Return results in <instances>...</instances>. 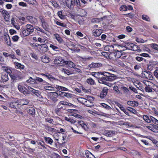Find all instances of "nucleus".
Here are the masks:
<instances>
[{
	"label": "nucleus",
	"mask_w": 158,
	"mask_h": 158,
	"mask_svg": "<svg viewBox=\"0 0 158 158\" xmlns=\"http://www.w3.org/2000/svg\"><path fill=\"white\" fill-rule=\"evenodd\" d=\"M113 52H110V55L115 57L116 58H121V59H124L127 57L126 54L124 53L123 51H119L117 49L113 50Z\"/></svg>",
	"instance_id": "nucleus-3"
},
{
	"label": "nucleus",
	"mask_w": 158,
	"mask_h": 158,
	"mask_svg": "<svg viewBox=\"0 0 158 158\" xmlns=\"http://www.w3.org/2000/svg\"><path fill=\"white\" fill-rule=\"evenodd\" d=\"M85 105L87 107H91L93 106V103L91 100L86 99V101L85 103Z\"/></svg>",
	"instance_id": "nucleus-36"
},
{
	"label": "nucleus",
	"mask_w": 158,
	"mask_h": 158,
	"mask_svg": "<svg viewBox=\"0 0 158 158\" xmlns=\"http://www.w3.org/2000/svg\"><path fill=\"white\" fill-rule=\"evenodd\" d=\"M156 66V65L155 64H149L148 65V69L150 71L153 70L154 69H155Z\"/></svg>",
	"instance_id": "nucleus-52"
},
{
	"label": "nucleus",
	"mask_w": 158,
	"mask_h": 158,
	"mask_svg": "<svg viewBox=\"0 0 158 158\" xmlns=\"http://www.w3.org/2000/svg\"><path fill=\"white\" fill-rule=\"evenodd\" d=\"M41 26L44 29V31H48L49 30V26L47 22H46L43 23L41 24Z\"/></svg>",
	"instance_id": "nucleus-41"
},
{
	"label": "nucleus",
	"mask_w": 158,
	"mask_h": 158,
	"mask_svg": "<svg viewBox=\"0 0 158 158\" xmlns=\"http://www.w3.org/2000/svg\"><path fill=\"white\" fill-rule=\"evenodd\" d=\"M15 67L16 68H19L20 69H23L24 68V66L23 65L21 64L20 63L18 62H15Z\"/></svg>",
	"instance_id": "nucleus-45"
},
{
	"label": "nucleus",
	"mask_w": 158,
	"mask_h": 158,
	"mask_svg": "<svg viewBox=\"0 0 158 158\" xmlns=\"http://www.w3.org/2000/svg\"><path fill=\"white\" fill-rule=\"evenodd\" d=\"M67 64L69 67L71 68H73L74 69H76L77 70H78V71H77V72H80V71H81V70L79 69V68H76V65L73 62L71 61H68L67 62Z\"/></svg>",
	"instance_id": "nucleus-21"
},
{
	"label": "nucleus",
	"mask_w": 158,
	"mask_h": 158,
	"mask_svg": "<svg viewBox=\"0 0 158 158\" xmlns=\"http://www.w3.org/2000/svg\"><path fill=\"white\" fill-rule=\"evenodd\" d=\"M57 92L58 93V96H59L63 97H65L67 98H70L71 97L72 94L69 93H67L59 90L57 91Z\"/></svg>",
	"instance_id": "nucleus-15"
},
{
	"label": "nucleus",
	"mask_w": 158,
	"mask_h": 158,
	"mask_svg": "<svg viewBox=\"0 0 158 158\" xmlns=\"http://www.w3.org/2000/svg\"><path fill=\"white\" fill-rule=\"evenodd\" d=\"M19 101V105L21 106H23L25 105H28L29 103V101L26 99H20Z\"/></svg>",
	"instance_id": "nucleus-20"
},
{
	"label": "nucleus",
	"mask_w": 158,
	"mask_h": 158,
	"mask_svg": "<svg viewBox=\"0 0 158 158\" xmlns=\"http://www.w3.org/2000/svg\"><path fill=\"white\" fill-rule=\"evenodd\" d=\"M127 7L125 5H123L121 6L120 8V10L126 11L127 10Z\"/></svg>",
	"instance_id": "nucleus-64"
},
{
	"label": "nucleus",
	"mask_w": 158,
	"mask_h": 158,
	"mask_svg": "<svg viewBox=\"0 0 158 158\" xmlns=\"http://www.w3.org/2000/svg\"><path fill=\"white\" fill-rule=\"evenodd\" d=\"M57 15L61 19L64 20L66 19V16L63 14L62 10L58 11L57 13Z\"/></svg>",
	"instance_id": "nucleus-29"
},
{
	"label": "nucleus",
	"mask_w": 158,
	"mask_h": 158,
	"mask_svg": "<svg viewBox=\"0 0 158 158\" xmlns=\"http://www.w3.org/2000/svg\"><path fill=\"white\" fill-rule=\"evenodd\" d=\"M55 39L58 41L59 43L61 44L64 41L63 39L60 37V35L57 34L56 33L54 34Z\"/></svg>",
	"instance_id": "nucleus-22"
},
{
	"label": "nucleus",
	"mask_w": 158,
	"mask_h": 158,
	"mask_svg": "<svg viewBox=\"0 0 158 158\" xmlns=\"http://www.w3.org/2000/svg\"><path fill=\"white\" fill-rule=\"evenodd\" d=\"M101 54L103 56L107 59L109 58L110 59H113V57L112 56V55H110V53H109L108 52H102Z\"/></svg>",
	"instance_id": "nucleus-23"
},
{
	"label": "nucleus",
	"mask_w": 158,
	"mask_h": 158,
	"mask_svg": "<svg viewBox=\"0 0 158 158\" xmlns=\"http://www.w3.org/2000/svg\"><path fill=\"white\" fill-rule=\"evenodd\" d=\"M48 50V46L45 44H40L38 51L40 53H44Z\"/></svg>",
	"instance_id": "nucleus-9"
},
{
	"label": "nucleus",
	"mask_w": 158,
	"mask_h": 158,
	"mask_svg": "<svg viewBox=\"0 0 158 158\" xmlns=\"http://www.w3.org/2000/svg\"><path fill=\"white\" fill-rule=\"evenodd\" d=\"M157 86L151 82H149L148 84H146V86L144 88L145 92L150 93L153 92V90L156 91Z\"/></svg>",
	"instance_id": "nucleus-5"
},
{
	"label": "nucleus",
	"mask_w": 158,
	"mask_h": 158,
	"mask_svg": "<svg viewBox=\"0 0 158 158\" xmlns=\"http://www.w3.org/2000/svg\"><path fill=\"white\" fill-rule=\"evenodd\" d=\"M44 139L46 143L51 145H52L53 140L52 139L49 137H44Z\"/></svg>",
	"instance_id": "nucleus-25"
},
{
	"label": "nucleus",
	"mask_w": 158,
	"mask_h": 158,
	"mask_svg": "<svg viewBox=\"0 0 158 158\" xmlns=\"http://www.w3.org/2000/svg\"><path fill=\"white\" fill-rule=\"evenodd\" d=\"M78 123L85 131H88L89 130V126L87 124L82 121H78Z\"/></svg>",
	"instance_id": "nucleus-14"
},
{
	"label": "nucleus",
	"mask_w": 158,
	"mask_h": 158,
	"mask_svg": "<svg viewBox=\"0 0 158 158\" xmlns=\"http://www.w3.org/2000/svg\"><path fill=\"white\" fill-rule=\"evenodd\" d=\"M150 118L151 119V123L155 124L156 125H158V120L156 118L151 116L150 117Z\"/></svg>",
	"instance_id": "nucleus-37"
},
{
	"label": "nucleus",
	"mask_w": 158,
	"mask_h": 158,
	"mask_svg": "<svg viewBox=\"0 0 158 158\" xmlns=\"http://www.w3.org/2000/svg\"><path fill=\"white\" fill-rule=\"evenodd\" d=\"M154 125H155L153 124H151V126H148L146 127L149 130L155 132V131H156V127H155Z\"/></svg>",
	"instance_id": "nucleus-48"
},
{
	"label": "nucleus",
	"mask_w": 158,
	"mask_h": 158,
	"mask_svg": "<svg viewBox=\"0 0 158 158\" xmlns=\"http://www.w3.org/2000/svg\"><path fill=\"white\" fill-rule=\"evenodd\" d=\"M66 137V134L62 133V135H60L59 138V140L57 142V143L59 145H62L65 143V139Z\"/></svg>",
	"instance_id": "nucleus-13"
},
{
	"label": "nucleus",
	"mask_w": 158,
	"mask_h": 158,
	"mask_svg": "<svg viewBox=\"0 0 158 158\" xmlns=\"http://www.w3.org/2000/svg\"><path fill=\"white\" fill-rule=\"evenodd\" d=\"M104 133L105 135L106 136L110 137L115 134V132L111 131H106Z\"/></svg>",
	"instance_id": "nucleus-28"
},
{
	"label": "nucleus",
	"mask_w": 158,
	"mask_h": 158,
	"mask_svg": "<svg viewBox=\"0 0 158 158\" xmlns=\"http://www.w3.org/2000/svg\"><path fill=\"white\" fill-rule=\"evenodd\" d=\"M10 36L7 33L5 32L4 34L2 36V38L6 41L7 39L10 40Z\"/></svg>",
	"instance_id": "nucleus-51"
},
{
	"label": "nucleus",
	"mask_w": 158,
	"mask_h": 158,
	"mask_svg": "<svg viewBox=\"0 0 158 158\" xmlns=\"http://www.w3.org/2000/svg\"><path fill=\"white\" fill-rule=\"evenodd\" d=\"M1 10H2V11L1 10V12L5 20L6 21H8L9 19L10 15L8 12L5 10H3L1 9Z\"/></svg>",
	"instance_id": "nucleus-16"
},
{
	"label": "nucleus",
	"mask_w": 158,
	"mask_h": 158,
	"mask_svg": "<svg viewBox=\"0 0 158 158\" xmlns=\"http://www.w3.org/2000/svg\"><path fill=\"white\" fill-rule=\"evenodd\" d=\"M86 82L88 84L91 85H93L95 84L94 80L91 78L88 79L86 80Z\"/></svg>",
	"instance_id": "nucleus-50"
},
{
	"label": "nucleus",
	"mask_w": 158,
	"mask_h": 158,
	"mask_svg": "<svg viewBox=\"0 0 158 158\" xmlns=\"http://www.w3.org/2000/svg\"><path fill=\"white\" fill-rule=\"evenodd\" d=\"M55 87L52 86L46 85L44 86V89H45L48 90H54Z\"/></svg>",
	"instance_id": "nucleus-53"
},
{
	"label": "nucleus",
	"mask_w": 158,
	"mask_h": 158,
	"mask_svg": "<svg viewBox=\"0 0 158 158\" xmlns=\"http://www.w3.org/2000/svg\"><path fill=\"white\" fill-rule=\"evenodd\" d=\"M57 108L55 109V112L58 115H61V113L63 112V111L65 109V108L63 106L57 107Z\"/></svg>",
	"instance_id": "nucleus-18"
},
{
	"label": "nucleus",
	"mask_w": 158,
	"mask_h": 158,
	"mask_svg": "<svg viewBox=\"0 0 158 158\" xmlns=\"http://www.w3.org/2000/svg\"><path fill=\"white\" fill-rule=\"evenodd\" d=\"M9 106L11 108L16 109L19 105V101L16 99L8 103Z\"/></svg>",
	"instance_id": "nucleus-10"
},
{
	"label": "nucleus",
	"mask_w": 158,
	"mask_h": 158,
	"mask_svg": "<svg viewBox=\"0 0 158 158\" xmlns=\"http://www.w3.org/2000/svg\"><path fill=\"white\" fill-rule=\"evenodd\" d=\"M1 70L2 72L1 75V78L2 79V81L3 82H6L8 81V73H7V71L6 70L7 68H8V67L6 66H4L1 65Z\"/></svg>",
	"instance_id": "nucleus-4"
},
{
	"label": "nucleus",
	"mask_w": 158,
	"mask_h": 158,
	"mask_svg": "<svg viewBox=\"0 0 158 158\" xmlns=\"http://www.w3.org/2000/svg\"><path fill=\"white\" fill-rule=\"evenodd\" d=\"M27 112L29 114L33 115L35 114V110L32 107H29L27 110Z\"/></svg>",
	"instance_id": "nucleus-33"
},
{
	"label": "nucleus",
	"mask_w": 158,
	"mask_h": 158,
	"mask_svg": "<svg viewBox=\"0 0 158 158\" xmlns=\"http://www.w3.org/2000/svg\"><path fill=\"white\" fill-rule=\"evenodd\" d=\"M106 77V76H103L102 77H101V78L100 77L98 81H99V82L104 84V82H106V81H107L108 79H107V77Z\"/></svg>",
	"instance_id": "nucleus-44"
},
{
	"label": "nucleus",
	"mask_w": 158,
	"mask_h": 158,
	"mask_svg": "<svg viewBox=\"0 0 158 158\" xmlns=\"http://www.w3.org/2000/svg\"><path fill=\"white\" fill-rule=\"evenodd\" d=\"M127 104L131 106L135 107L136 106H138V102L137 101H129L127 102Z\"/></svg>",
	"instance_id": "nucleus-26"
},
{
	"label": "nucleus",
	"mask_w": 158,
	"mask_h": 158,
	"mask_svg": "<svg viewBox=\"0 0 158 158\" xmlns=\"http://www.w3.org/2000/svg\"><path fill=\"white\" fill-rule=\"evenodd\" d=\"M54 22L56 23V25L59 26H60L61 27H65L66 26V25L65 24L61 23V22H59V21L55 20Z\"/></svg>",
	"instance_id": "nucleus-54"
},
{
	"label": "nucleus",
	"mask_w": 158,
	"mask_h": 158,
	"mask_svg": "<svg viewBox=\"0 0 158 158\" xmlns=\"http://www.w3.org/2000/svg\"><path fill=\"white\" fill-rule=\"evenodd\" d=\"M85 155L87 158H93L91 156H92V153L88 150H87L85 151Z\"/></svg>",
	"instance_id": "nucleus-59"
},
{
	"label": "nucleus",
	"mask_w": 158,
	"mask_h": 158,
	"mask_svg": "<svg viewBox=\"0 0 158 158\" xmlns=\"http://www.w3.org/2000/svg\"><path fill=\"white\" fill-rule=\"evenodd\" d=\"M6 70L9 74L12 81L16 82L17 80L21 79V73L16 69H10V68H7Z\"/></svg>",
	"instance_id": "nucleus-2"
},
{
	"label": "nucleus",
	"mask_w": 158,
	"mask_h": 158,
	"mask_svg": "<svg viewBox=\"0 0 158 158\" xmlns=\"http://www.w3.org/2000/svg\"><path fill=\"white\" fill-rule=\"evenodd\" d=\"M52 158H61V157L58 154L53 153L52 155Z\"/></svg>",
	"instance_id": "nucleus-63"
},
{
	"label": "nucleus",
	"mask_w": 158,
	"mask_h": 158,
	"mask_svg": "<svg viewBox=\"0 0 158 158\" xmlns=\"http://www.w3.org/2000/svg\"><path fill=\"white\" fill-rule=\"evenodd\" d=\"M21 35L23 37H26L30 35V34L26 28L23 29H22V32H21Z\"/></svg>",
	"instance_id": "nucleus-30"
},
{
	"label": "nucleus",
	"mask_w": 158,
	"mask_h": 158,
	"mask_svg": "<svg viewBox=\"0 0 158 158\" xmlns=\"http://www.w3.org/2000/svg\"><path fill=\"white\" fill-rule=\"evenodd\" d=\"M28 18L29 21L31 23H35L37 22V19L36 18L33 16H29L28 17Z\"/></svg>",
	"instance_id": "nucleus-32"
},
{
	"label": "nucleus",
	"mask_w": 158,
	"mask_h": 158,
	"mask_svg": "<svg viewBox=\"0 0 158 158\" xmlns=\"http://www.w3.org/2000/svg\"><path fill=\"white\" fill-rule=\"evenodd\" d=\"M34 29L37 30V31H39L42 33H45V31H44V30L43 29H42L41 27H40L38 26H35L34 27Z\"/></svg>",
	"instance_id": "nucleus-56"
},
{
	"label": "nucleus",
	"mask_w": 158,
	"mask_h": 158,
	"mask_svg": "<svg viewBox=\"0 0 158 158\" xmlns=\"http://www.w3.org/2000/svg\"><path fill=\"white\" fill-rule=\"evenodd\" d=\"M45 128L49 132H55L56 130V129L52 128L48 126H47Z\"/></svg>",
	"instance_id": "nucleus-49"
},
{
	"label": "nucleus",
	"mask_w": 158,
	"mask_h": 158,
	"mask_svg": "<svg viewBox=\"0 0 158 158\" xmlns=\"http://www.w3.org/2000/svg\"><path fill=\"white\" fill-rule=\"evenodd\" d=\"M26 27L30 34H31L34 32V27L33 25L29 24H27L26 25Z\"/></svg>",
	"instance_id": "nucleus-17"
},
{
	"label": "nucleus",
	"mask_w": 158,
	"mask_h": 158,
	"mask_svg": "<svg viewBox=\"0 0 158 158\" xmlns=\"http://www.w3.org/2000/svg\"><path fill=\"white\" fill-rule=\"evenodd\" d=\"M55 88L57 89H59L61 90V91H68V89L65 87L61 86H59L58 85H56L55 86Z\"/></svg>",
	"instance_id": "nucleus-43"
},
{
	"label": "nucleus",
	"mask_w": 158,
	"mask_h": 158,
	"mask_svg": "<svg viewBox=\"0 0 158 158\" xmlns=\"http://www.w3.org/2000/svg\"><path fill=\"white\" fill-rule=\"evenodd\" d=\"M39 45V44L34 43H32L30 44V45L32 47L34 48H36L37 50Z\"/></svg>",
	"instance_id": "nucleus-57"
},
{
	"label": "nucleus",
	"mask_w": 158,
	"mask_h": 158,
	"mask_svg": "<svg viewBox=\"0 0 158 158\" xmlns=\"http://www.w3.org/2000/svg\"><path fill=\"white\" fill-rule=\"evenodd\" d=\"M102 66V64L101 63L93 62L88 65L87 69L90 70L92 69L98 68Z\"/></svg>",
	"instance_id": "nucleus-12"
},
{
	"label": "nucleus",
	"mask_w": 158,
	"mask_h": 158,
	"mask_svg": "<svg viewBox=\"0 0 158 158\" xmlns=\"http://www.w3.org/2000/svg\"><path fill=\"white\" fill-rule=\"evenodd\" d=\"M11 24L14 26V27L17 30L20 28L19 26L17 25V23L15 21L14 18H12L11 20Z\"/></svg>",
	"instance_id": "nucleus-39"
},
{
	"label": "nucleus",
	"mask_w": 158,
	"mask_h": 158,
	"mask_svg": "<svg viewBox=\"0 0 158 158\" xmlns=\"http://www.w3.org/2000/svg\"><path fill=\"white\" fill-rule=\"evenodd\" d=\"M105 75L104 76H106L107 77H107V79H108V81H112L117 78V76L116 75H114L108 72H105Z\"/></svg>",
	"instance_id": "nucleus-8"
},
{
	"label": "nucleus",
	"mask_w": 158,
	"mask_h": 158,
	"mask_svg": "<svg viewBox=\"0 0 158 158\" xmlns=\"http://www.w3.org/2000/svg\"><path fill=\"white\" fill-rule=\"evenodd\" d=\"M151 116V115L148 116L147 115H143V118L145 121L147 123H150L151 119L150 118V117Z\"/></svg>",
	"instance_id": "nucleus-31"
},
{
	"label": "nucleus",
	"mask_w": 158,
	"mask_h": 158,
	"mask_svg": "<svg viewBox=\"0 0 158 158\" xmlns=\"http://www.w3.org/2000/svg\"><path fill=\"white\" fill-rule=\"evenodd\" d=\"M64 119L70 123H76V121L73 119L70 118L69 117H65L64 118Z\"/></svg>",
	"instance_id": "nucleus-46"
},
{
	"label": "nucleus",
	"mask_w": 158,
	"mask_h": 158,
	"mask_svg": "<svg viewBox=\"0 0 158 158\" xmlns=\"http://www.w3.org/2000/svg\"><path fill=\"white\" fill-rule=\"evenodd\" d=\"M102 30L101 29H98L93 30V34L96 36L98 37L102 32Z\"/></svg>",
	"instance_id": "nucleus-19"
},
{
	"label": "nucleus",
	"mask_w": 158,
	"mask_h": 158,
	"mask_svg": "<svg viewBox=\"0 0 158 158\" xmlns=\"http://www.w3.org/2000/svg\"><path fill=\"white\" fill-rule=\"evenodd\" d=\"M126 46L128 49L133 51H137L139 52L140 50L139 47L133 43H127V44Z\"/></svg>",
	"instance_id": "nucleus-6"
},
{
	"label": "nucleus",
	"mask_w": 158,
	"mask_h": 158,
	"mask_svg": "<svg viewBox=\"0 0 158 158\" xmlns=\"http://www.w3.org/2000/svg\"><path fill=\"white\" fill-rule=\"evenodd\" d=\"M26 81L28 83H30L31 84H34L36 83L35 79H33L31 77H30L29 79L27 80Z\"/></svg>",
	"instance_id": "nucleus-42"
},
{
	"label": "nucleus",
	"mask_w": 158,
	"mask_h": 158,
	"mask_svg": "<svg viewBox=\"0 0 158 158\" xmlns=\"http://www.w3.org/2000/svg\"><path fill=\"white\" fill-rule=\"evenodd\" d=\"M37 41L40 43H42L43 44H46L48 43V40L46 38L42 39L40 37H39L37 39Z\"/></svg>",
	"instance_id": "nucleus-40"
},
{
	"label": "nucleus",
	"mask_w": 158,
	"mask_h": 158,
	"mask_svg": "<svg viewBox=\"0 0 158 158\" xmlns=\"http://www.w3.org/2000/svg\"><path fill=\"white\" fill-rule=\"evenodd\" d=\"M108 89L107 87H104L100 93L99 97L101 99L104 98L106 96L108 91Z\"/></svg>",
	"instance_id": "nucleus-11"
},
{
	"label": "nucleus",
	"mask_w": 158,
	"mask_h": 158,
	"mask_svg": "<svg viewBox=\"0 0 158 158\" xmlns=\"http://www.w3.org/2000/svg\"><path fill=\"white\" fill-rule=\"evenodd\" d=\"M67 6L69 7L72 6H73L75 4V0H67Z\"/></svg>",
	"instance_id": "nucleus-47"
},
{
	"label": "nucleus",
	"mask_w": 158,
	"mask_h": 158,
	"mask_svg": "<svg viewBox=\"0 0 158 158\" xmlns=\"http://www.w3.org/2000/svg\"><path fill=\"white\" fill-rule=\"evenodd\" d=\"M59 1L60 5L64 6L66 7L68 6L67 2L65 0H59Z\"/></svg>",
	"instance_id": "nucleus-55"
},
{
	"label": "nucleus",
	"mask_w": 158,
	"mask_h": 158,
	"mask_svg": "<svg viewBox=\"0 0 158 158\" xmlns=\"http://www.w3.org/2000/svg\"><path fill=\"white\" fill-rule=\"evenodd\" d=\"M127 110L131 113L136 114L137 113V111L131 107H128Z\"/></svg>",
	"instance_id": "nucleus-60"
},
{
	"label": "nucleus",
	"mask_w": 158,
	"mask_h": 158,
	"mask_svg": "<svg viewBox=\"0 0 158 158\" xmlns=\"http://www.w3.org/2000/svg\"><path fill=\"white\" fill-rule=\"evenodd\" d=\"M45 120L46 122H48L50 123L53 124V120L51 118H45Z\"/></svg>",
	"instance_id": "nucleus-62"
},
{
	"label": "nucleus",
	"mask_w": 158,
	"mask_h": 158,
	"mask_svg": "<svg viewBox=\"0 0 158 158\" xmlns=\"http://www.w3.org/2000/svg\"><path fill=\"white\" fill-rule=\"evenodd\" d=\"M38 145L39 146H41L43 148H44L45 149H46V148L45 146H47V145L46 144H45L44 142V141L43 140H38V141H37Z\"/></svg>",
	"instance_id": "nucleus-34"
},
{
	"label": "nucleus",
	"mask_w": 158,
	"mask_h": 158,
	"mask_svg": "<svg viewBox=\"0 0 158 158\" xmlns=\"http://www.w3.org/2000/svg\"><path fill=\"white\" fill-rule=\"evenodd\" d=\"M18 88L19 91L25 95L29 94L30 92H31L33 93L39 98L41 99L43 98L41 94V93L40 91L35 90L30 86H28L27 89L24 86L19 85H18Z\"/></svg>",
	"instance_id": "nucleus-1"
},
{
	"label": "nucleus",
	"mask_w": 158,
	"mask_h": 158,
	"mask_svg": "<svg viewBox=\"0 0 158 158\" xmlns=\"http://www.w3.org/2000/svg\"><path fill=\"white\" fill-rule=\"evenodd\" d=\"M58 93L56 92H51L48 95V98L54 102H57L58 99L57 98L58 97Z\"/></svg>",
	"instance_id": "nucleus-7"
},
{
	"label": "nucleus",
	"mask_w": 158,
	"mask_h": 158,
	"mask_svg": "<svg viewBox=\"0 0 158 158\" xmlns=\"http://www.w3.org/2000/svg\"><path fill=\"white\" fill-rule=\"evenodd\" d=\"M78 101L82 104L85 105L86 101V99L83 98H79L78 99Z\"/></svg>",
	"instance_id": "nucleus-58"
},
{
	"label": "nucleus",
	"mask_w": 158,
	"mask_h": 158,
	"mask_svg": "<svg viewBox=\"0 0 158 158\" xmlns=\"http://www.w3.org/2000/svg\"><path fill=\"white\" fill-rule=\"evenodd\" d=\"M142 19L143 20L147 21L149 22L150 21V19L149 17L147 15H143L142 16Z\"/></svg>",
	"instance_id": "nucleus-61"
},
{
	"label": "nucleus",
	"mask_w": 158,
	"mask_h": 158,
	"mask_svg": "<svg viewBox=\"0 0 158 158\" xmlns=\"http://www.w3.org/2000/svg\"><path fill=\"white\" fill-rule=\"evenodd\" d=\"M42 61L44 63H48L50 61V59L47 56L44 55L42 57Z\"/></svg>",
	"instance_id": "nucleus-27"
},
{
	"label": "nucleus",
	"mask_w": 158,
	"mask_h": 158,
	"mask_svg": "<svg viewBox=\"0 0 158 158\" xmlns=\"http://www.w3.org/2000/svg\"><path fill=\"white\" fill-rule=\"evenodd\" d=\"M62 60L61 58L60 57H56L55 58L54 60V64L57 65L60 64Z\"/></svg>",
	"instance_id": "nucleus-38"
},
{
	"label": "nucleus",
	"mask_w": 158,
	"mask_h": 158,
	"mask_svg": "<svg viewBox=\"0 0 158 158\" xmlns=\"http://www.w3.org/2000/svg\"><path fill=\"white\" fill-rule=\"evenodd\" d=\"M62 135V133L60 132L59 131H57V133H54L53 134V137L55 140L57 141V142L59 141L60 135Z\"/></svg>",
	"instance_id": "nucleus-24"
},
{
	"label": "nucleus",
	"mask_w": 158,
	"mask_h": 158,
	"mask_svg": "<svg viewBox=\"0 0 158 158\" xmlns=\"http://www.w3.org/2000/svg\"><path fill=\"white\" fill-rule=\"evenodd\" d=\"M62 71L68 75H70L74 73L73 71H70L69 69L64 68H62Z\"/></svg>",
	"instance_id": "nucleus-35"
}]
</instances>
